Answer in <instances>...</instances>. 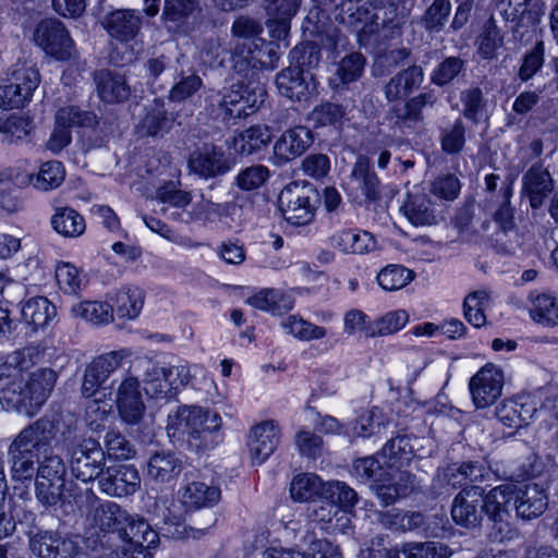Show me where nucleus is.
I'll list each match as a JSON object with an SVG mask.
<instances>
[{
  "mask_svg": "<svg viewBox=\"0 0 558 558\" xmlns=\"http://www.w3.org/2000/svg\"><path fill=\"white\" fill-rule=\"evenodd\" d=\"M54 437V425L48 418H39L23 428L8 449L12 478L32 480Z\"/></svg>",
  "mask_w": 558,
  "mask_h": 558,
  "instance_id": "1",
  "label": "nucleus"
},
{
  "mask_svg": "<svg viewBox=\"0 0 558 558\" xmlns=\"http://www.w3.org/2000/svg\"><path fill=\"white\" fill-rule=\"evenodd\" d=\"M221 426L217 412L197 405H181L168 416V434L185 440L194 450L209 447L210 437Z\"/></svg>",
  "mask_w": 558,
  "mask_h": 558,
  "instance_id": "2",
  "label": "nucleus"
},
{
  "mask_svg": "<svg viewBox=\"0 0 558 558\" xmlns=\"http://www.w3.org/2000/svg\"><path fill=\"white\" fill-rule=\"evenodd\" d=\"M130 366L143 384L144 392L155 399L171 397L191 379L190 367L186 364H162L148 356H136Z\"/></svg>",
  "mask_w": 558,
  "mask_h": 558,
  "instance_id": "3",
  "label": "nucleus"
},
{
  "mask_svg": "<svg viewBox=\"0 0 558 558\" xmlns=\"http://www.w3.org/2000/svg\"><path fill=\"white\" fill-rule=\"evenodd\" d=\"M57 373L51 368H39L28 379L12 381L0 392V401L8 410H14L26 416H34L51 393Z\"/></svg>",
  "mask_w": 558,
  "mask_h": 558,
  "instance_id": "4",
  "label": "nucleus"
},
{
  "mask_svg": "<svg viewBox=\"0 0 558 558\" xmlns=\"http://www.w3.org/2000/svg\"><path fill=\"white\" fill-rule=\"evenodd\" d=\"M265 90L243 83L232 84L221 92H211L206 98V111L216 120L229 121L253 113L264 102Z\"/></svg>",
  "mask_w": 558,
  "mask_h": 558,
  "instance_id": "5",
  "label": "nucleus"
},
{
  "mask_svg": "<svg viewBox=\"0 0 558 558\" xmlns=\"http://www.w3.org/2000/svg\"><path fill=\"white\" fill-rule=\"evenodd\" d=\"M511 484H502L483 494L482 508L487 517L489 536L494 542H510L519 536L511 522L509 504L512 502Z\"/></svg>",
  "mask_w": 558,
  "mask_h": 558,
  "instance_id": "6",
  "label": "nucleus"
},
{
  "mask_svg": "<svg viewBox=\"0 0 558 558\" xmlns=\"http://www.w3.org/2000/svg\"><path fill=\"white\" fill-rule=\"evenodd\" d=\"M158 542V534L144 519L128 514V523L118 534H112L107 541V558H125L128 551L147 549Z\"/></svg>",
  "mask_w": 558,
  "mask_h": 558,
  "instance_id": "7",
  "label": "nucleus"
},
{
  "mask_svg": "<svg viewBox=\"0 0 558 558\" xmlns=\"http://www.w3.org/2000/svg\"><path fill=\"white\" fill-rule=\"evenodd\" d=\"M317 202V191L312 184L305 182H291L279 195V205L284 219L295 226L312 221Z\"/></svg>",
  "mask_w": 558,
  "mask_h": 558,
  "instance_id": "8",
  "label": "nucleus"
},
{
  "mask_svg": "<svg viewBox=\"0 0 558 558\" xmlns=\"http://www.w3.org/2000/svg\"><path fill=\"white\" fill-rule=\"evenodd\" d=\"M70 470L77 480L90 482L101 476L106 464V452L100 444L92 438H84L69 448Z\"/></svg>",
  "mask_w": 558,
  "mask_h": 558,
  "instance_id": "9",
  "label": "nucleus"
},
{
  "mask_svg": "<svg viewBox=\"0 0 558 558\" xmlns=\"http://www.w3.org/2000/svg\"><path fill=\"white\" fill-rule=\"evenodd\" d=\"M39 84V73L34 66L14 69L7 83L0 85V107L4 110L21 108L31 99Z\"/></svg>",
  "mask_w": 558,
  "mask_h": 558,
  "instance_id": "10",
  "label": "nucleus"
},
{
  "mask_svg": "<svg viewBox=\"0 0 558 558\" xmlns=\"http://www.w3.org/2000/svg\"><path fill=\"white\" fill-rule=\"evenodd\" d=\"M35 43L58 60H69L74 53V41L64 24L56 19L41 21L34 33Z\"/></svg>",
  "mask_w": 558,
  "mask_h": 558,
  "instance_id": "11",
  "label": "nucleus"
},
{
  "mask_svg": "<svg viewBox=\"0 0 558 558\" xmlns=\"http://www.w3.org/2000/svg\"><path fill=\"white\" fill-rule=\"evenodd\" d=\"M116 405L121 420L131 425L138 424L146 411L141 381L131 366L116 388Z\"/></svg>",
  "mask_w": 558,
  "mask_h": 558,
  "instance_id": "12",
  "label": "nucleus"
},
{
  "mask_svg": "<svg viewBox=\"0 0 558 558\" xmlns=\"http://www.w3.org/2000/svg\"><path fill=\"white\" fill-rule=\"evenodd\" d=\"M504 387V372L493 364L487 363L480 368L469 381L472 401L477 409H485L501 396Z\"/></svg>",
  "mask_w": 558,
  "mask_h": 558,
  "instance_id": "13",
  "label": "nucleus"
},
{
  "mask_svg": "<svg viewBox=\"0 0 558 558\" xmlns=\"http://www.w3.org/2000/svg\"><path fill=\"white\" fill-rule=\"evenodd\" d=\"M512 504L519 519L530 521L541 517L548 507V496L536 483L511 484Z\"/></svg>",
  "mask_w": 558,
  "mask_h": 558,
  "instance_id": "14",
  "label": "nucleus"
},
{
  "mask_svg": "<svg viewBox=\"0 0 558 558\" xmlns=\"http://www.w3.org/2000/svg\"><path fill=\"white\" fill-rule=\"evenodd\" d=\"M130 356L128 350L112 351L102 354L86 367L83 376L81 392L85 398H90L98 392V388L108 377L122 364V361Z\"/></svg>",
  "mask_w": 558,
  "mask_h": 558,
  "instance_id": "15",
  "label": "nucleus"
},
{
  "mask_svg": "<svg viewBox=\"0 0 558 558\" xmlns=\"http://www.w3.org/2000/svg\"><path fill=\"white\" fill-rule=\"evenodd\" d=\"M383 10L381 2L377 0H348L341 4L342 21L349 25L363 24L360 34L364 36L377 33L384 25L379 16Z\"/></svg>",
  "mask_w": 558,
  "mask_h": 558,
  "instance_id": "16",
  "label": "nucleus"
},
{
  "mask_svg": "<svg viewBox=\"0 0 558 558\" xmlns=\"http://www.w3.org/2000/svg\"><path fill=\"white\" fill-rule=\"evenodd\" d=\"M189 167L193 173L208 180L228 173L232 166L221 147L204 145L191 154Z\"/></svg>",
  "mask_w": 558,
  "mask_h": 558,
  "instance_id": "17",
  "label": "nucleus"
},
{
  "mask_svg": "<svg viewBox=\"0 0 558 558\" xmlns=\"http://www.w3.org/2000/svg\"><path fill=\"white\" fill-rule=\"evenodd\" d=\"M102 493L112 497L133 495L141 486V476L133 465L108 466L98 480Z\"/></svg>",
  "mask_w": 558,
  "mask_h": 558,
  "instance_id": "18",
  "label": "nucleus"
},
{
  "mask_svg": "<svg viewBox=\"0 0 558 558\" xmlns=\"http://www.w3.org/2000/svg\"><path fill=\"white\" fill-rule=\"evenodd\" d=\"M484 489L472 485L463 488L453 499L451 517L453 521L464 527H476L482 521L484 512L483 505Z\"/></svg>",
  "mask_w": 558,
  "mask_h": 558,
  "instance_id": "19",
  "label": "nucleus"
},
{
  "mask_svg": "<svg viewBox=\"0 0 558 558\" xmlns=\"http://www.w3.org/2000/svg\"><path fill=\"white\" fill-rule=\"evenodd\" d=\"M280 441V428L275 421H264L253 426L247 446L254 464H262L276 450Z\"/></svg>",
  "mask_w": 558,
  "mask_h": 558,
  "instance_id": "20",
  "label": "nucleus"
},
{
  "mask_svg": "<svg viewBox=\"0 0 558 558\" xmlns=\"http://www.w3.org/2000/svg\"><path fill=\"white\" fill-rule=\"evenodd\" d=\"M29 549L38 558H73L77 553V545L69 537L44 531L29 538Z\"/></svg>",
  "mask_w": 558,
  "mask_h": 558,
  "instance_id": "21",
  "label": "nucleus"
},
{
  "mask_svg": "<svg viewBox=\"0 0 558 558\" xmlns=\"http://www.w3.org/2000/svg\"><path fill=\"white\" fill-rule=\"evenodd\" d=\"M376 495L384 506L393 504L399 498H404L416 488V480L413 474L402 469L387 470L381 483L375 486Z\"/></svg>",
  "mask_w": 558,
  "mask_h": 558,
  "instance_id": "22",
  "label": "nucleus"
},
{
  "mask_svg": "<svg viewBox=\"0 0 558 558\" xmlns=\"http://www.w3.org/2000/svg\"><path fill=\"white\" fill-rule=\"evenodd\" d=\"M379 185V180L375 171L372 170L368 158L359 156L348 181L351 193H355V198L363 196L367 201H376L380 194Z\"/></svg>",
  "mask_w": 558,
  "mask_h": 558,
  "instance_id": "23",
  "label": "nucleus"
},
{
  "mask_svg": "<svg viewBox=\"0 0 558 558\" xmlns=\"http://www.w3.org/2000/svg\"><path fill=\"white\" fill-rule=\"evenodd\" d=\"M101 24L110 37L129 43L140 33L142 19L133 10H116L108 13Z\"/></svg>",
  "mask_w": 558,
  "mask_h": 558,
  "instance_id": "24",
  "label": "nucleus"
},
{
  "mask_svg": "<svg viewBox=\"0 0 558 558\" xmlns=\"http://www.w3.org/2000/svg\"><path fill=\"white\" fill-rule=\"evenodd\" d=\"M183 470L182 459L171 450H158L147 461V477L156 484L173 482Z\"/></svg>",
  "mask_w": 558,
  "mask_h": 558,
  "instance_id": "25",
  "label": "nucleus"
},
{
  "mask_svg": "<svg viewBox=\"0 0 558 558\" xmlns=\"http://www.w3.org/2000/svg\"><path fill=\"white\" fill-rule=\"evenodd\" d=\"M128 512L119 505L107 501L95 508L93 513V524L99 531L104 532L101 546L108 553L107 541L112 534H118L128 523Z\"/></svg>",
  "mask_w": 558,
  "mask_h": 558,
  "instance_id": "26",
  "label": "nucleus"
},
{
  "mask_svg": "<svg viewBox=\"0 0 558 558\" xmlns=\"http://www.w3.org/2000/svg\"><path fill=\"white\" fill-rule=\"evenodd\" d=\"M310 129L295 126L287 130L274 146L275 156L281 161H289L301 156L313 143Z\"/></svg>",
  "mask_w": 558,
  "mask_h": 558,
  "instance_id": "27",
  "label": "nucleus"
},
{
  "mask_svg": "<svg viewBox=\"0 0 558 558\" xmlns=\"http://www.w3.org/2000/svg\"><path fill=\"white\" fill-rule=\"evenodd\" d=\"M97 93L108 104L126 101L131 96V87L123 74L101 70L95 74Z\"/></svg>",
  "mask_w": 558,
  "mask_h": 558,
  "instance_id": "28",
  "label": "nucleus"
},
{
  "mask_svg": "<svg viewBox=\"0 0 558 558\" xmlns=\"http://www.w3.org/2000/svg\"><path fill=\"white\" fill-rule=\"evenodd\" d=\"M535 413V404L524 397L505 400L496 409L497 418L505 426L515 429L527 425Z\"/></svg>",
  "mask_w": 558,
  "mask_h": 558,
  "instance_id": "29",
  "label": "nucleus"
},
{
  "mask_svg": "<svg viewBox=\"0 0 558 558\" xmlns=\"http://www.w3.org/2000/svg\"><path fill=\"white\" fill-rule=\"evenodd\" d=\"M424 81V71L420 65H411L395 76L385 86V96L388 101H396L408 97L418 89Z\"/></svg>",
  "mask_w": 558,
  "mask_h": 558,
  "instance_id": "30",
  "label": "nucleus"
},
{
  "mask_svg": "<svg viewBox=\"0 0 558 558\" xmlns=\"http://www.w3.org/2000/svg\"><path fill=\"white\" fill-rule=\"evenodd\" d=\"M217 515L215 512L206 514V523H198L195 526H187L180 517L174 515L171 509H167L163 514V525L160 527L163 534L171 538H199L208 533L217 523Z\"/></svg>",
  "mask_w": 558,
  "mask_h": 558,
  "instance_id": "31",
  "label": "nucleus"
},
{
  "mask_svg": "<svg viewBox=\"0 0 558 558\" xmlns=\"http://www.w3.org/2000/svg\"><path fill=\"white\" fill-rule=\"evenodd\" d=\"M401 211L414 226H432L437 222L436 208L424 192H411Z\"/></svg>",
  "mask_w": 558,
  "mask_h": 558,
  "instance_id": "32",
  "label": "nucleus"
},
{
  "mask_svg": "<svg viewBox=\"0 0 558 558\" xmlns=\"http://www.w3.org/2000/svg\"><path fill=\"white\" fill-rule=\"evenodd\" d=\"M523 193L530 199L533 208L543 205L553 191V180L549 172L541 166H532L523 175Z\"/></svg>",
  "mask_w": 558,
  "mask_h": 558,
  "instance_id": "33",
  "label": "nucleus"
},
{
  "mask_svg": "<svg viewBox=\"0 0 558 558\" xmlns=\"http://www.w3.org/2000/svg\"><path fill=\"white\" fill-rule=\"evenodd\" d=\"M435 97L432 93L420 94L410 98L403 104H397L392 107L391 113L395 123L399 126L412 128L422 122V110L427 105L433 106Z\"/></svg>",
  "mask_w": 558,
  "mask_h": 558,
  "instance_id": "34",
  "label": "nucleus"
},
{
  "mask_svg": "<svg viewBox=\"0 0 558 558\" xmlns=\"http://www.w3.org/2000/svg\"><path fill=\"white\" fill-rule=\"evenodd\" d=\"M387 469H402L409 465L414 456L411 438L407 435H398L389 439L378 452Z\"/></svg>",
  "mask_w": 558,
  "mask_h": 558,
  "instance_id": "35",
  "label": "nucleus"
},
{
  "mask_svg": "<svg viewBox=\"0 0 558 558\" xmlns=\"http://www.w3.org/2000/svg\"><path fill=\"white\" fill-rule=\"evenodd\" d=\"M64 180V169L60 161L45 162L40 171L35 175L28 173L23 177L16 175L14 183L19 185L33 184L39 191H48L58 187Z\"/></svg>",
  "mask_w": 558,
  "mask_h": 558,
  "instance_id": "36",
  "label": "nucleus"
},
{
  "mask_svg": "<svg viewBox=\"0 0 558 558\" xmlns=\"http://www.w3.org/2000/svg\"><path fill=\"white\" fill-rule=\"evenodd\" d=\"M112 313L120 318H136L144 305V291L138 287H125L110 298Z\"/></svg>",
  "mask_w": 558,
  "mask_h": 558,
  "instance_id": "37",
  "label": "nucleus"
},
{
  "mask_svg": "<svg viewBox=\"0 0 558 558\" xmlns=\"http://www.w3.org/2000/svg\"><path fill=\"white\" fill-rule=\"evenodd\" d=\"M331 244L343 253L365 254L375 248L376 241L367 231L342 230L331 236Z\"/></svg>",
  "mask_w": 558,
  "mask_h": 558,
  "instance_id": "38",
  "label": "nucleus"
},
{
  "mask_svg": "<svg viewBox=\"0 0 558 558\" xmlns=\"http://www.w3.org/2000/svg\"><path fill=\"white\" fill-rule=\"evenodd\" d=\"M366 59L361 52H351L338 63L335 75L329 80L332 89H340L357 81L364 72Z\"/></svg>",
  "mask_w": 558,
  "mask_h": 558,
  "instance_id": "39",
  "label": "nucleus"
},
{
  "mask_svg": "<svg viewBox=\"0 0 558 558\" xmlns=\"http://www.w3.org/2000/svg\"><path fill=\"white\" fill-rule=\"evenodd\" d=\"M308 77L312 80L313 75L307 76L301 70L289 66L277 75L276 84L281 95L301 100L308 94Z\"/></svg>",
  "mask_w": 558,
  "mask_h": 558,
  "instance_id": "40",
  "label": "nucleus"
},
{
  "mask_svg": "<svg viewBox=\"0 0 558 558\" xmlns=\"http://www.w3.org/2000/svg\"><path fill=\"white\" fill-rule=\"evenodd\" d=\"M327 482H324L314 473H303L296 475L290 487L291 497L295 501H312L316 498L325 499Z\"/></svg>",
  "mask_w": 558,
  "mask_h": 558,
  "instance_id": "41",
  "label": "nucleus"
},
{
  "mask_svg": "<svg viewBox=\"0 0 558 558\" xmlns=\"http://www.w3.org/2000/svg\"><path fill=\"white\" fill-rule=\"evenodd\" d=\"M182 502L187 508L211 507L220 499V489L204 482L187 483L182 490Z\"/></svg>",
  "mask_w": 558,
  "mask_h": 558,
  "instance_id": "42",
  "label": "nucleus"
},
{
  "mask_svg": "<svg viewBox=\"0 0 558 558\" xmlns=\"http://www.w3.org/2000/svg\"><path fill=\"white\" fill-rule=\"evenodd\" d=\"M56 306L45 296H34L26 300L22 306L24 322L34 329L45 327L54 316Z\"/></svg>",
  "mask_w": 558,
  "mask_h": 558,
  "instance_id": "43",
  "label": "nucleus"
},
{
  "mask_svg": "<svg viewBox=\"0 0 558 558\" xmlns=\"http://www.w3.org/2000/svg\"><path fill=\"white\" fill-rule=\"evenodd\" d=\"M247 303L253 307L270 312L274 315H281L292 310L294 300L291 295L282 293L275 289H264L255 295L247 299Z\"/></svg>",
  "mask_w": 558,
  "mask_h": 558,
  "instance_id": "44",
  "label": "nucleus"
},
{
  "mask_svg": "<svg viewBox=\"0 0 558 558\" xmlns=\"http://www.w3.org/2000/svg\"><path fill=\"white\" fill-rule=\"evenodd\" d=\"M490 304V292L486 289L472 291L464 298L463 314L465 319L476 328L486 324V310Z\"/></svg>",
  "mask_w": 558,
  "mask_h": 558,
  "instance_id": "45",
  "label": "nucleus"
},
{
  "mask_svg": "<svg viewBox=\"0 0 558 558\" xmlns=\"http://www.w3.org/2000/svg\"><path fill=\"white\" fill-rule=\"evenodd\" d=\"M51 225L56 232L66 238L80 236L86 228L84 218L70 207L58 208L51 217Z\"/></svg>",
  "mask_w": 558,
  "mask_h": 558,
  "instance_id": "46",
  "label": "nucleus"
},
{
  "mask_svg": "<svg viewBox=\"0 0 558 558\" xmlns=\"http://www.w3.org/2000/svg\"><path fill=\"white\" fill-rule=\"evenodd\" d=\"M66 481L35 480V496L38 502L45 508L65 506Z\"/></svg>",
  "mask_w": 558,
  "mask_h": 558,
  "instance_id": "47",
  "label": "nucleus"
},
{
  "mask_svg": "<svg viewBox=\"0 0 558 558\" xmlns=\"http://www.w3.org/2000/svg\"><path fill=\"white\" fill-rule=\"evenodd\" d=\"M271 140V133L267 126L254 125L241 132L234 140L236 150L252 155L259 151Z\"/></svg>",
  "mask_w": 558,
  "mask_h": 558,
  "instance_id": "48",
  "label": "nucleus"
},
{
  "mask_svg": "<svg viewBox=\"0 0 558 558\" xmlns=\"http://www.w3.org/2000/svg\"><path fill=\"white\" fill-rule=\"evenodd\" d=\"M531 317L544 326L558 325V301L550 294L541 293L532 299Z\"/></svg>",
  "mask_w": 558,
  "mask_h": 558,
  "instance_id": "49",
  "label": "nucleus"
},
{
  "mask_svg": "<svg viewBox=\"0 0 558 558\" xmlns=\"http://www.w3.org/2000/svg\"><path fill=\"white\" fill-rule=\"evenodd\" d=\"M281 327L287 333L302 341L323 339L327 335V330L324 327L314 325L296 315H291L283 319Z\"/></svg>",
  "mask_w": 558,
  "mask_h": 558,
  "instance_id": "50",
  "label": "nucleus"
},
{
  "mask_svg": "<svg viewBox=\"0 0 558 558\" xmlns=\"http://www.w3.org/2000/svg\"><path fill=\"white\" fill-rule=\"evenodd\" d=\"M352 469L353 474L360 481H373L375 485L381 483L388 470L384 464V461H380V457L378 456V453L356 459L353 462Z\"/></svg>",
  "mask_w": 558,
  "mask_h": 558,
  "instance_id": "51",
  "label": "nucleus"
},
{
  "mask_svg": "<svg viewBox=\"0 0 558 558\" xmlns=\"http://www.w3.org/2000/svg\"><path fill=\"white\" fill-rule=\"evenodd\" d=\"M414 278L412 270L402 265H388L377 275L378 284L386 291H397L410 283Z\"/></svg>",
  "mask_w": 558,
  "mask_h": 558,
  "instance_id": "52",
  "label": "nucleus"
},
{
  "mask_svg": "<svg viewBox=\"0 0 558 558\" xmlns=\"http://www.w3.org/2000/svg\"><path fill=\"white\" fill-rule=\"evenodd\" d=\"M72 313L96 325L108 323L113 317L112 307L107 302H81L72 307Z\"/></svg>",
  "mask_w": 558,
  "mask_h": 558,
  "instance_id": "53",
  "label": "nucleus"
},
{
  "mask_svg": "<svg viewBox=\"0 0 558 558\" xmlns=\"http://www.w3.org/2000/svg\"><path fill=\"white\" fill-rule=\"evenodd\" d=\"M35 474V480L66 481V466L62 458L54 453L52 446L40 461Z\"/></svg>",
  "mask_w": 558,
  "mask_h": 558,
  "instance_id": "54",
  "label": "nucleus"
},
{
  "mask_svg": "<svg viewBox=\"0 0 558 558\" xmlns=\"http://www.w3.org/2000/svg\"><path fill=\"white\" fill-rule=\"evenodd\" d=\"M439 140L446 154H460L465 145V126L462 119H457L452 125L441 129Z\"/></svg>",
  "mask_w": 558,
  "mask_h": 558,
  "instance_id": "55",
  "label": "nucleus"
},
{
  "mask_svg": "<svg viewBox=\"0 0 558 558\" xmlns=\"http://www.w3.org/2000/svg\"><path fill=\"white\" fill-rule=\"evenodd\" d=\"M290 57L293 66L303 73H310L319 65L322 60L320 48L314 43H307L291 50Z\"/></svg>",
  "mask_w": 558,
  "mask_h": 558,
  "instance_id": "56",
  "label": "nucleus"
},
{
  "mask_svg": "<svg viewBox=\"0 0 558 558\" xmlns=\"http://www.w3.org/2000/svg\"><path fill=\"white\" fill-rule=\"evenodd\" d=\"M97 123L96 116L89 111L81 110L75 106L60 108L56 113V124L69 128H93Z\"/></svg>",
  "mask_w": 558,
  "mask_h": 558,
  "instance_id": "57",
  "label": "nucleus"
},
{
  "mask_svg": "<svg viewBox=\"0 0 558 558\" xmlns=\"http://www.w3.org/2000/svg\"><path fill=\"white\" fill-rule=\"evenodd\" d=\"M408 320L409 315L403 310L389 312L376 320L373 326L367 327L366 336L376 337L391 335L403 328Z\"/></svg>",
  "mask_w": 558,
  "mask_h": 558,
  "instance_id": "58",
  "label": "nucleus"
},
{
  "mask_svg": "<svg viewBox=\"0 0 558 558\" xmlns=\"http://www.w3.org/2000/svg\"><path fill=\"white\" fill-rule=\"evenodd\" d=\"M56 279L61 290L69 294H76L85 286V279L80 270L70 263L57 266Z\"/></svg>",
  "mask_w": 558,
  "mask_h": 558,
  "instance_id": "59",
  "label": "nucleus"
},
{
  "mask_svg": "<svg viewBox=\"0 0 558 558\" xmlns=\"http://www.w3.org/2000/svg\"><path fill=\"white\" fill-rule=\"evenodd\" d=\"M269 174V169L266 166L253 165L238 173L235 185L242 191H254L264 185Z\"/></svg>",
  "mask_w": 558,
  "mask_h": 558,
  "instance_id": "60",
  "label": "nucleus"
},
{
  "mask_svg": "<svg viewBox=\"0 0 558 558\" xmlns=\"http://www.w3.org/2000/svg\"><path fill=\"white\" fill-rule=\"evenodd\" d=\"M357 495L344 482L333 481L327 482V490H325V500L330 501L338 509H348L355 505Z\"/></svg>",
  "mask_w": 558,
  "mask_h": 558,
  "instance_id": "61",
  "label": "nucleus"
},
{
  "mask_svg": "<svg viewBox=\"0 0 558 558\" xmlns=\"http://www.w3.org/2000/svg\"><path fill=\"white\" fill-rule=\"evenodd\" d=\"M345 114V109L341 105L325 102L313 109L310 120L314 126L336 125L340 123Z\"/></svg>",
  "mask_w": 558,
  "mask_h": 558,
  "instance_id": "62",
  "label": "nucleus"
},
{
  "mask_svg": "<svg viewBox=\"0 0 558 558\" xmlns=\"http://www.w3.org/2000/svg\"><path fill=\"white\" fill-rule=\"evenodd\" d=\"M451 12L450 0H434L424 14V25L430 32H439Z\"/></svg>",
  "mask_w": 558,
  "mask_h": 558,
  "instance_id": "63",
  "label": "nucleus"
},
{
  "mask_svg": "<svg viewBox=\"0 0 558 558\" xmlns=\"http://www.w3.org/2000/svg\"><path fill=\"white\" fill-rule=\"evenodd\" d=\"M464 69V61L459 57H448L433 71L432 82L444 86L452 82Z\"/></svg>",
  "mask_w": 558,
  "mask_h": 558,
  "instance_id": "64",
  "label": "nucleus"
}]
</instances>
